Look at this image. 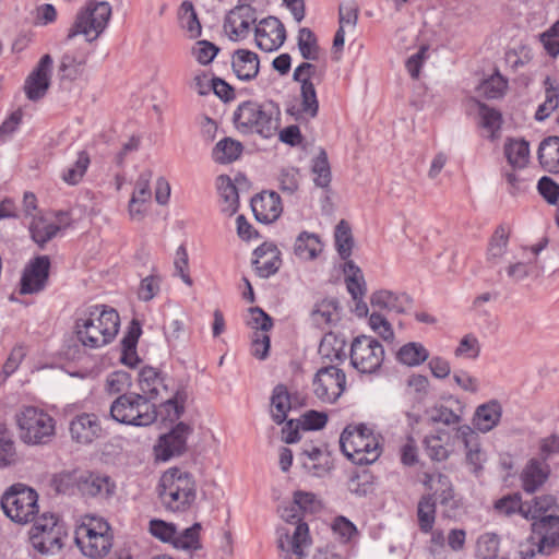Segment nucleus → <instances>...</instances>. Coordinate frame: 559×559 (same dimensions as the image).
<instances>
[{"label":"nucleus","mask_w":559,"mask_h":559,"mask_svg":"<svg viewBox=\"0 0 559 559\" xmlns=\"http://www.w3.org/2000/svg\"><path fill=\"white\" fill-rule=\"evenodd\" d=\"M333 532L342 543H349L358 535L357 527L344 516H337L332 524Z\"/></svg>","instance_id":"obj_63"},{"label":"nucleus","mask_w":559,"mask_h":559,"mask_svg":"<svg viewBox=\"0 0 559 559\" xmlns=\"http://www.w3.org/2000/svg\"><path fill=\"white\" fill-rule=\"evenodd\" d=\"M55 481L57 483V490L63 493L68 491L66 485L74 481L79 491L87 497L110 498L116 489V485L109 476L93 472H84L80 475L61 473Z\"/></svg>","instance_id":"obj_11"},{"label":"nucleus","mask_w":559,"mask_h":559,"mask_svg":"<svg viewBox=\"0 0 559 559\" xmlns=\"http://www.w3.org/2000/svg\"><path fill=\"white\" fill-rule=\"evenodd\" d=\"M425 486L432 491L440 504L454 503L452 484L448 476L442 474L426 475Z\"/></svg>","instance_id":"obj_35"},{"label":"nucleus","mask_w":559,"mask_h":559,"mask_svg":"<svg viewBox=\"0 0 559 559\" xmlns=\"http://www.w3.org/2000/svg\"><path fill=\"white\" fill-rule=\"evenodd\" d=\"M429 357L428 350L423 344L411 342L403 345L397 352V360L406 366H418Z\"/></svg>","instance_id":"obj_44"},{"label":"nucleus","mask_w":559,"mask_h":559,"mask_svg":"<svg viewBox=\"0 0 559 559\" xmlns=\"http://www.w3.org/2000/svg\"><path fill=\"white\" fill-rule=\"evenodd\" d=\"M538 159L542 167L548 171L559 173V138L549 136L540 142L538 147Z\"/></svg>","instance_id":"obj_32"},{"label":"nucleus","mask_w":559,"mask_h":559,"mask_svg":"<svg viewBox=\"0 0 559 559\" xmlns=\"http://www.w3.org/2000/svg\"><path fill=\"white\" fill-rule=\"evenodd\" d=\"M49 269L50 260L47 255L33 259L23 271L20 293L26 295L43 290L48 281Z\"/></svg>","instance_id":"obj_19"},{"label":"nucleus","mask_w":559,"mask_h":559,"mask_svg":"<svg viewBox=\"0 0 559 559\" xmlns=\"http://www.w3.org/2000/svg\"><path fill=\"white\" fill-rule=\"evenodd\" d=\"M384 354V348L378 340L360 335L355 337L350 344V365L359 373L373 374L381 368Z\"/></svg>","instance_id":"obj_10"},{"label":"nucleus","mask_w":559,"mask_h":559,"mask_svg":"<svg viewBox=\"0 0 559 559\" xmlns=\"http://www.w3.org/2000/svg\"><path fill=\"white\" fill-rule=\"evenodd\" d=\"M540 41L549 56L559 53V21L540 35Z\"/></svg>","instance_id":"obj_64"},{"label":"nucleus","mask_w":559,"mask_h":559,"mask_svg":"<svg viewBox=\"0 0 559 559\" xmlns=\"http://www.w3.org/2000/svg\"><path fill=\"white\" fill-rule=\"evenodd\" d=\"M530 539L537 547V552L550 555L559 548V516L549 514L531 525Z\"/></svg>","instance_id":"obj_15"},{"label":"nucleus","mask_w":559,"mask_h":559,"mask_svg":"<svg viewBox=\"0 0 559 559\" xmlns=\"http://www.w3.org/2000/svg\"><path fill=\"white\" fill-rule=\"evenodd\" d=\"M298 49L306 60L318 61L321 58V49L318 45L314 33L308 28L302 27L298 32Z\"/></svg>","instance_id":"obj_42"},{"label":"nucleus","mask_w":559,"mask_h":559,"mask_svg":"<svg viewBox=\"0 0 559 559\" xmlns=\"http://www.w3.org/2000/svg\"><path fill=\"white\" fill-rule=\"evenodd\" d=\"M159 499L168 511L189 510L197 499V481L192 474L178 467L164 472L159 479Z\"/></svg>","instance_id":"obj_3"},{"label":"nucleus","mask_w":559,"mask_h":559,"mask_svg":"<svg viewBox=\"0 0 559 559\" xmlns=\"http://www.w3.org/2000/svg\"><path fill=\"white\" fill-rule=\"evenodd\" d=\"M242 152V144L230 138H225L216 143L212 156L219 164H228L236 160Z\"/></svg>","instance_id":"obj_39"},{"label":"nucleus","mask_w":559,"mask_h":559,"mask_svg":"<svg viewBox=\"0 0 559 559\" xmlns=\"http://www.w3.org/2000/svg\"><path fill=\"white\" fill-rule=\"evenodd\" d=\"M71 439L83 445L92 444L103 437L102 423L97 415L82 413L73 417L69 424Z\"/></svg>","instance_id":"obj_20"},{"label":"nucleus","mask_w":559,"mask_h":559,"mask_svg":"<svg viewBox=\"0 0 559 559\" xmlns=\"http://www.w3.org/2000/svg\"><path fill=\"white\" fill-rule=\"evenodd\" d=\"M120 318L118 312L104 305L85 309L75 320V335L86 348L96 349L111 343L118 334Z\"/></svg>","instance_id":"obj_1"},{"label":"nucleus","mask_w":559,"mask_h":559,"mask_svg":"<svg viewBox=\"0 0 559 559\" xmlns=\"http://www.w3.org/2000/svg\"><path fill=\"white\" fill-rule=\"evenodd\" d=\"M335 246L340 257L346 260L352 254L353 236L349 225L342 219L335 228Z\"/></svg>","instance_id":"obj_49"},{"label":"nucleus","mask_w":559,"mask_h":559,"mask_svg":"<svg viewBox=\"0 0 559 559\" xmlns=\"http://www.w3.org/2000/svg\"><path fill=\"white\" fill-rule=\"evenodd\" d=\"M176 531L177 527L173 523L157 519L151 520L150 522V533L164 543H170L174 545Z\"/></svg>","instance_id":"obj_58"},{"label":"nucleus","mask_w":559,"mask_h":559,"mask_svg":"<svg viewBox=\"0 0 559 559\" xmlns=\"http://www.w3.org/2000/svg\"><path fill=\"white\" fill-rule=\"evenodd\" d=\"M495 509L499 514L513 515L515 513L521 514L525 519V514L530 513V507L525 504V501L521 500L520 495H508L496 501Z\"/></svg>","instance_id":"obj_47"},{"label":"nucleus","mask_w":559,"mask_h":559,"mask_svg":"<svg viewBox=\"0 0 559 559\" xmlns=\"http://www.w3.org/2000/svg\"><path fill=\"white\" fill-rule=\"evenodd\" d=\"M251 207L257 221L264 224L276 221L283 211L280 195L276 192L266 191L251 200Z\"/></svg>","instance_id":"obj_22"},{"label":"nucleus","mask_w":559,"mask_h":559,"mask_svg":"<svg viewBox=\"0 0 559 559\" xmlns=\"http://www.w3.org/2000/svg\"><path fill=\"white\" fill-rule=\"evenodd\" d=\"M231 67L239 80L250 81L258 75L260 61L255 52L237 49L233 55Z\"/></svg>","instance_id":"obj_27"},{"label":"nucleus","mask_w":559,"mask_h":559,"mask_svg":"<svg viewBox=\"0 0 559 559\" xmlns=\"http://www.w3.org/2000/svg\"><path fill=\"white\" fill-rule=\"evenodd\" d=\"M111 16V7L107 1H90L82 8L69 28L66 41H70L76 35L85 36L87 43L96 40L107 27Z\"/></svg>","instance_id":"obj_6"},{"label":"nucleus","mask_w":559,"mask_h":559,"mask_svg":"<svg viewBox=\"0 0 559 559\" xmlns=\"http://www.w3.org/2000/svg\"><path fill=\"white\" fill-rule=\"evenodd\" d=\"M179 20L190 38H195L201 34V24L191 1H183L179 9Z\"/></svg>","instance_id":"obj_48"},{"label":"nucleus","mask_w":559,"mask_h":559,"mask_svg":"<svg viewBox=\"0 0 559 559\" xmlns=\"http://www.w3.org/2000/svg\"><path fill=\"white\" fill-rule=\"evenodd\" d=\"M254 255L257 258L253 260V265L260 277L266 278L277 272L281 260L275 250H265L264 247H259L254 250Z\"/></svg>","instance_id":"obj_38"},{"label":"nucleus","mask_w":559,"mask_h":559,"mask_svg":"<svg viewBox=\"0 0 559 559\" xmlns=\"http://www.w3.org/2000/svg\"><path fill=\"white\" fill-rule=\"evenodd\" d=\"M340 447L356 465H369L381 454L380 436L366 424L348 425L341 433Z\"/></svg>","instance_id":"obj_4"},{"label":"nucleus","mask_w":559,"mask_h":559,"mask_svg":"<svg viewBox=\"0 0 559 559\" xmlns=\"http://www.w3.org/2000/svg\"><path fill=\"white\" fill-rule=\"evenodd\" d=\"M139 386L142 395L150 399L151 402L158 399L163 400L168 395L165 378L157 369L150 366H145L140 370Z\"/></svg>","instance_id":"obj_23"},{"label":"nucleus","mask_w":559,"mask_h":559,"mask_svg":"<svg viewBox=\"0 0 559 559\" xmlns=\"http://www.w3.org/2000/svg\"><path fill=\"white\" fill-rule=\"evenodd\" d=\"M236 129L243 134H259L270 139L280 128L281 109L272 100H246L238 105L233 117Z\"/></svg>","instance_id":"obj_2"},{"label":"nucleus","mask_w":559,"mask_h":559,"mask_svg":"<svg viewBox=\"0 0 559 559\" xmlns=\"http://www.w3.org/2000/svg\"><path fill=\"white\" fill-rule=\"evenodd\" d=\"M545 98L538 106L535 112V119L544 121L547 119L559 106V85L558 83L547 76L544 81Z\"/></svg>","instance_id":"obj_36"},{"label":"nucleus","mask_w":559,"mask_h":559,"mask_svg":"<svg viewBox=\"0 0 559 559\" xmlns=\"http://www.w3.org/2000/svg\"><path fill=\"white\" fill-rule=\"evenodd\" d=\"M19 436L27 444L47 443L55 435V420L37 407H24L16 415Z\"/></svg>","instance_id":"obj_8"},{"label":"nucleus","mask_w":559,"mask_h":559,"mask_svg":"<svg viewBox=\"0 0 559 559\" xmlns=\"http://www.w3.org/2000/svg\"><path fill=\"white\" fill-rule=\"evenodd\" d=\"M508 240H509L508 230L502 226L498 227L490 240V243H489L488 258L490 260L501 258L507 250Z\"/></svg>","instance_id":"obj_59"},{"label":"nucleus","mask_w":559,"mask_h":559,"mask_svg":"<svg viewBox=\"0 0 559 559\" xmlns=\"http://www.w3.org/2000/svg\"><path fill=\"white\" fill-rule=\"evenodd\" d=\"M38 495L25 485H13L2 497L1 507L4 513L16 523L32 521L38 512Z\"/></svg>","instance_id":"obj_9"},{"label":"nucleus","mask_w":559,"mask_h":559,"mask_svg":"<svg viewBox=\"0 0 559 559\" xmlns=\"http://www.w3.org/2000/svg\"><path fill=\"white\" fill-rule=\"evenodd\" d=\"M478 116L480 126L488 131L490 138H493L501 128L502 116L500 111L478 103Z\"/></svg>","instance_id":"obj_50"},{"label":"nucleus","mask_w":559,"mask_h":559,"mask_svg":"<svg viewBox=\"0 0 559 559\" xmlns=\"http://www.w3.org/2000/svg\"><path fill=\"white\" fill-rule=\"evenodd\" d=\"M345 348V340L334 333H326L319 347V352L328 358H341Z\"/></svg>","instance_id":"obj_57"},{"label":"nucleus","mask_w":559,"mask_h":559,"mask_svg":"<svg viewBox=\"0 0 559 559\" xmlns=\"http://www.w3.org/2000/svg\"><path fill=\"white\" fill-rule=\"evenodd\" d=\"M248 312L247 325L253 331L252 334H269L273 328L272 318L259 307H251Z\"/></svg>","instance_id":"obj_52"},{"label":"nucleus","mask_w":559,"mask_h":559,"mask_svg":"<svg viewBox=\"0 0 559 559\" xmlns=\"http://www.w3.org/2000/svg\"><path fill=\"white\" fill-rule=\"evenodd\" d=\"M476 552L481 559H496L499 552L498 536L492 533L479 536L476 544Z\"/></svg>","instance_id":"obj_56"},{"label":"nucleus","mask_w":559,"mask_h":559,"mask_svg":"<svg viewBox=\"0 0 559 559\" xmlns=\"http://www.w3.org/2000/svg\"><path fill=\"white\" fill-rule=\"evenodd\" d=\"M504 155L510 166L522 169L530 160V144L524 139H510L504 144Z\"/></svg>","instance_id":"obj_33"},{"label":"nucleus","mask_w":559,"mask_h":559,"mask_svg":"<svg viewBox=\"0 0 559 559\" xmlns=\"http://www.w3.org/2000/svg\"><path fill=\"white\" fill-rule=\"evenodd\" d=\"M257 46L264 51L277 50L286 39L284 24L275 16H267L254 27Z\"/></svg>","instance_id":"obj_18"},{"label":"nucleus","mask_w":559,"mask_h":559,"mask_svg":"<svg viewBox=\"0 0 559 559\" xmlns=\"http://www.w3.org/2000/svg\"><path fill=\"white\" fill-rule=\"evenodd\" d=\"M525 504L530 507L531 512L525 514L526 520L533 522L538 521L543 516H548L547 512H551L557 508L556 499L551 495H544L534 497L531 500L525 501Z\"/></svg>","instance_id":"obj_46"},{"label":"nucleus","mask_w":559,"mask_h":559,"mask_svg":"<svg viewBox=\"0 0 559 559\" xmlns=\"http://www.w3.org/2000/svg\"><path fill=\"white\" fill-rule=\"evenodd\" d=\"M370 302L374 308L386 309L400 313L406 311L411 307L412 299L405 293L381 289L372 294Z\"/></svg>","instance_id":"obj_28"},{"label":"nucleus","mask_w":559,"mask_h":559,"mask_svg":"<svg viewBox=\"0 0 559 559\" xmlns=\"http://www.w3.org/2000/svg\"><path fill=\"white\" fill-rule=\"evenodd\" d=\"M346 286L354 300H359L366 293V284L361 270L355 263L348 260L345 263Z\"/></svg>","instance_id":"obj_41"},{"label":"nucleus","mask_w":559,"mask_h":559,"mask_svg":"<svg viewBox=\"0 0 559 559\" xmlns=\"http://www.w3.org/2000/svg\"><path fill=\"white\" fill-rule=\"evenodd\" d=\"M418 525L423 533H430L436 520V501L432 496L421 497L417 506Z\"/></svg>","instance_id":"obj_43"},{"label":"nucleus","mask_w":559,"mask_h":559,"mask_svg":"<svg viewBox=\"0 0 559 559\" xmlns=\"http://www.w3.org/2000/svg\"><path fill=\"white\" fill-rule=\"evenodd\" d=\"M507 87L508 81L497 72L481 82L479 93L489 99H496L503 96Z\"/></svg>","instance_id":"obj_54"},{"label":"nucleus","mask_w":559,"mask_h":559,"mask_svg":"<svg viewBox=\"0 0 559 559\" xmlns=\"http://www.w3.org/2000/svg\"><path fill=\"white\" fill-rule=\"evenodd\" d=\"M152 171L145 170L140 174L136 180L134 191L129 202V214L133 219H141L147 210V204L152 199L150 187Z\"/></svg>","instance_id":"obj_24"},{"label":"nucleus","mask_w":559,"mask_h":559,"mask_svg":"<svg viewBox=\"0 0 559 559\" xmlns=\"http://www.w3.org/2000/svg\"><path fill=\"white\" fill-rule=\"evenodd\" d=\"M110 417L119 424L146 427L157 419L156 406L142 394L119 395L110 405Z\"/></svg>","instance_id":"obj_5"},{"label":"nucleus","mask_w":559,"mask_h":559,"mask_svg":"<svg viewBox=\"0 0 559 559\" xmlns=\"http://www.w3.org/2000/svg\"><path fill=\"white\" fill-rule=\"evenodd\" d=\"M217 190L222 199V211L227 215H234L239 206V195L236 186L228 176L217 178Z\"/></svg>","instance_id":"obj_37"},{"label":"nucleus","mask_w":559,"mask_h":559,"mask_svg":"<svg viewBox=\"0 0 559 559\" xmlns=\"http://www.w3.org/2000/svg\"><path fill=\"white\" fill-rule=\"evenodd\" d=\"M480 353V345L477 337L473 334H466L462 337L454 354L457 357H467L475 359Z\"/></svg>","instance_id":"obj_62"},{"label":"nucleus","mask_w":559,"mask_h":559,"mask_svg":"<svg viewBox=\"0 0 559 559\" xmlns=\"http://www.w3.org/2000/svg\"><path fill=\"white\" fill-rule=\"evenodd\" d=\"M75 543L86 557H105L112 547L110 526L103 519L90 518L76 527Z\"/></svg>","instance_id":"obj_7"},{"label":"nucleus","mask_w":559,"mask_h":559,"mask_svg":"<svg viewBox=\"0 0 559 559\" xmlns=\"http://www.w3.org/2000/svg\"><path fill=\"white\" fill-rule=\"evenodd\" d=\"M201 524L194 523L191 527L186 528L183 532L176 531L174 547L185 550H197L201 548L200 544Z\"/></svg>","instance_id":"obj_51"},{"label":"nucleus","mask_w":559,"mask_h":559,"mask_svg":"<svg viewBox=\"0 0 559 559\" xmlns=\"http://www.w3.org/2000/svg\"><path fill=\"white\" fill-rule=\"evenodd\" d=\"M53 60L50 55H44L24 83V91L29 100L43 98L50 85Z\"/></svg>","instance_id":"obj_21"},{"label":"nucleus","mask_w":559,"mask_h":559,"mask_svg":"<svg viewBox=\"0 0 559 559\" xmlns=\"http://www.w3.org/2000/svg\"><path fill=\"white\" fill-rule=\"evenodd\" d=\"M190 432L191 429L187 424H177L168 433L159 438L154 448L156 459L166 462L173 456L182 454Z\"/></svg>","instance_id":"obj_17"},{"label":"nucleus","mask_w":559,"mask_h":559,"mask_svg":"<svg viewBox=\"0 0 559 559\" xmlns=\"http://www.w3.org/2000/svg\"><path fill=\"white\" fill-rule=\"evenodd\" d=\"M325 75V66L302 62L294 71V80L301 84V111L309 118L318 115L319 102L316 84H320Z\"/></svg>","instance_id":"obj_13"},{"label":"nucleus","mask_w":559,"mask_h":559,"mask_svg":"<svg viewBox=\"0 0 559 559\" xmlns=\"http://www.w3.org/2000/svg\"><path fill=\"white\" fill-rule=\"evenodd\" d=\"M218 51L219 48L209 40H199L192 48L195 60L203 66L211 63Z\"/></svg>","instance_id":"obj_60"},{"label":"nucleus","mask_w":559,"mask_h":559,"mask_svg":"<svg viewBox=\"0 0 559 559\" xmlns=\"http://www.w3.org/2000/svg\"><path fill=\"white\" fill-rule=\"evenodd\" d=\"M59 229L60 227L57 224L49 222L45 217L35 218L29 226L33 240L40 247L51 240Z\"/></svg>","instance_id":"obj_45"},{"label":"nucleus","mask_w":559,"mask_h":559,"mask_svg":"<svg viewBox=\"0 0 559 559\" xmlns=\"http://www.w3.org/2000/svg\"><path fill=\"white\" fill-rule=\"evenodd\" d=\"M255 21L254 9L248 3H242L228 12L224 22V31L231 40H240L249 35Z\"/></svg>","instance_id":"obj_16"},{"label":"nucleus","mask_w":559,"mask_h":559,"mask_svg":"<svg viewBox=\"0 0 559 559\" xmlns=\"http://www.w3.org/2000/svg\"><path fill=\"white\" fill-rule=\"evenodd\" d=\"M345 388L346 374L342 369L334 366L319 369L312 381L314 395L324 403L336 402Z\"/></svg>","instance_id":"obj_14"},{"label":"nucleus","mask_w":559,"mask_h":559,"mask_svg":"<svg viewBox=\"0 0 559 559\" xmlns=\"http://www.w3.org/2000/svg\"><path fill=\"white\" fill-rule=\"evenodd\" d=\"M457 435L465 445L467 463L473 466L475 473H478L485 462V453L480 449L478 433L465 425L459 428Z\"/></svg>","instance_id":"obj_26"},{"label":"nucleus","mask_w":559,"mask_h":559,"mask_svg":"<svg viewBox=\"0 0 559 559\" xmlns=\"http://www.w3.org/2000/svg\"><path fill=\"white\" fill-rule=\"evenodd\" d=\"M311 320L320 329H325L338 320V304L334 299L318 301L311 310Z\"/></svg>","instance_id":"obj_34"},{"label":"nucleus","mask_w":559,"mask_h":559,"mask_svg":"<svg viewBox=\"0 0 559 559\" xmlns=\"http://www.w3.org/2000/svg\"><path fill=\"white\" fill-rule=\"evenodd\" d=\"M323 245L318 235L302 231L295 241L294 252L300 260L310 261L320 254Z\"/></svg>","instance_id":"obj_31"},{"label":"nucleus","mask_w":559,"mask_h":559,"mask_svg":"<svg viewBox=\"0 0 559 559\" xmlns=\"http://www.w3.org/2000/svg\"><path fill=\"white\" fill-rule=\"evenodd\" d=\"M290 396L284 385H277L271 397V412L274 421L282 424L290 409Z\"/></svg>","instance_id":"obj_40"},{"label":"nucleus","mask_w":559,"mask_h":559,"mask_svg":"<svg viewBox=\"0 0 559 559\" xmlns=\"http://www.w3.org/2000/svg\"><path fill=\"white\" fill-rule=\"evenodd\" d=\"M313 181L320 188H326L331 182V168L328 155L321 150L312 163Z\"/></svg>","instance_id":"obj_55"},{"label":"nucleus","mask_w":559,"mask_h":559,"mask_svg":"<svg viewBox=\"0 0 559 559\" xmlns=\"http://www.w3.org/2000/svg\"><path fill=\"white\" fill-rule=\"evenodd\" d=\"M502 412L501 403L495 399L478 405L473 417L475 429L483 433L491 431L500 424Z\"/></svg>","instance_id":"obj_25"},{"label":"nucleus","mask_w":559,"mask_h":559,"mask_svg":"<svg viewBox=\"0 0 559 559\" xmlns=\"http://www.w3.org/2000/svg\"><path fill=\"white\" fill-rule=\"evenodd\" d=\"M66 535L63 524L53 514H43L33 524L29 540L38 552L48 555L61 549Z\"/></svg>","instance_id":"obj_12"},{"label":"nucleus","mask_w":559,"mask_h":559,"mask_svg":"<svg viewBox=\"0 0 559 559\" xmlns=\"http://www.w3.org/2000/svg\"><path fill=\"white\" fill-rule=\"evenodd\" d=\"M358 20V7L355 2L342 3L338 8L340 27L354 31Z\"/></svg>","instance_id":"obj_61"},{"label":"nucleus","mask_w":559,"mask_h":559,"mask_svg":"<svg viewBox=\"0 0 559 559\" xmlns=\"http://www.w3.org/2000/svg\"><path fill=\"white\" fill-rule=\"evenodd\" d=\"M548 466L537 460H531L522 472L523 489L526 492L536 491L547 479Z\"/></svg>","instance_id":"obj_30"},{"label":"nucleus","mask_w":559,"mask_h":559,"mask_svg":"<svg viewBox=\"0 0 559 559\" xmlns=\"http://www.w3.org/2000/svg\"><path fill=\"white\" fill-rule=\"evenodd\" d=\"M90 156L85 151L79 153L75 163L62 173V179L68 185H78L90 166Z\"/></svg>","instance_id":"obj_53"},{"label":"nucleus","mask_w":559,"mask_h":559,"mask_svg":"<svg viewBox=\"0 0 559 559\" xmlns=\"http://www.w3.org/2000/svg\"><path fill=\"white\" fill-rule=\"evenodd\" d=\"M88 56L90 51L86 45L79 47L74 51L66 52L61 58L59 71L67 79H76L81 74L82 68L86 64Z\"/></svg>","instance_id":"obj_29"}]
</instances>
